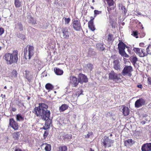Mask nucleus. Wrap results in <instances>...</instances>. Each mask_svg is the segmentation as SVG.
Masks as SVG:
<instances>
[{
	"label": "nucleus",
	"mask_w": 151,
	"mask_h": 151,
	"mask_svg": "<svg viewBox=\"0 0 151 151\" xmlns=\"http://www.w3.org/2000/svg\"><path fill=\"white\" fill-rule=\"evenodd\" d=\"M48 106L44 103H40L38 107H35L33 109L32 112L37 117L40 116L44 121L50 120V112L47 109Z\"/></svg>",
	"instance_id": "f257e3e1"
},
{
	"label": "nucleus",
	"mask_w": 151,
	"mask_h": 151,
	"mask_svg": "<svg viewBox=\"0 0 151 151\" xmlns=\"http://www.w3.org/2000/svg\"><path fill=\"white\" fill-rule=\"evenodd\" d=\"M18 52L17 50H14L12 53H5L3 56V59L8 65H11L17 63L18 58Z\"/></svg>",
	"instance_id": "f03ea898"
},
{
	"label": "nucleus",
	"mask_w": 151,
	"mask_h": 151,
	"mask_svg": "<svg viewBox=\"0 0 151 151\" xmlns=\"http://www.w3.org/2000/svg\"><path fill=\"white\" fill-rule=\"evenodd\" d=\"M34 47L29 46L27 50L26 49L24 51V57L25 59H30L34 54Z\"/></svg>",
	"instance_id": "7ed1b4c3"
},
{
	"label": "nucleus",
	"mask_w": 151,
	"mask_h": 151,
	"mask_svg": "<svg viewBox=\"0 0 151 151\" xmlns=\"http://www.w3.org/2000/svg\"><path fill=\"white\" fill-rule=\"evenodd\" d=\"M114 142V140L110 139L108 137L106 136L103 139L102 145L105 148L109 147L112 145Z\"/></svg>",
	"instance_id": "20e7f679"
},
{
	"label": "nucleus",
	"mask_w": 151,
	"mask_h": 151,
	"mask_svg": "<svg viewBox=\"0 0 151 151\" xmlns=\"http://www.w3.org/2000/svg\"><path fill=\"white\" fill-rule=\"evenodd\" d=\"M132 70V68L131 66H126L124 68L122 72V74L123 76L128 75L130 77L132 76L131 73Z\"/></svg>",
	"instance_id": "39448f33"
},
{
	"label": "nucleus",
	"mask_w": 151,
	"mask_h": 151,
	"mask_svg": "<svg viewBox=\"0 0 151 151\" xmlns=\"http://www.w3.org/2000/svg\"><path fill=\"white\" fill-rule=\"evenodd\" d=\"M69 79L70 80L69 84L73 87L76 86L79 83L78 80L77 78L75 77L70 76Z\"/></svg>",
	"instance_id": "423d86ee"
},
{
	"label": "nucleus",
	"mask_w": 151,
	"mask_h": 151,
	"mask_svg": "<svg viewBox=\"0 0 151 151\" xmlns=\"http://www.w3.org/2000/svg\"><path fill=\"white\" fill-rule=\"evenodd\" d=\"M109 78L112 80L116 82L119 79H120V76L118 74L115 73L114 71H111L109 74Z\"/></svg>",
	"instance_id": "0eeeda50"
},
{
	"label": "nucleus",
	"mask_w": 151,
	"mask_h": 151,
	"mask_svg": "<svg viewBox=\"0 0 151 151\" xmlns=\"http://www.w3.org/2000/svg\"><path fill=\"white\" fill-rule=\"evenodd\" d=\"M61 35L64 38L67 39L69 38V32L67 27H64L62 28Z\"/></svg>",
	"instance_id": "6e6552de"
},
{
	"label": "nucleus",
	"mask_w": 151,
	"mask_h": 151,
	"mask_svg": "<svg viewBox=\"0 0 151 151\" xmlns=\"http://www.w3.org/2000/svg\"><path fill=\"white\" fill-rule=\"evenodd\" d=\"M145 101L142 98H140L137 100L135 103V106L137 108L141 107L144 105L145 104Z\"/></svg>",
	"instance_id": "1a4fd4ad"
},
{
	"label": "nucleus",
	"mask_w": 151,
	"mask_h": 151,
	"mask_svg": "<svg viewBox=\"0 0 151 151\" xmlns=\"http://www.w3.org/2000/svg\"><path fill=\"white\" fill-rule=\"evenodd\" d=\"M27 16L26 17V20L29 23H31L35 24H36V20H34L33 17H32L31 14L30 13H27Z\"/></svg>",
	"instance_id": "9d476101"
},
{
	"label": "nucleus",
	"mask_w": 151,
	"mask_h": 151,
	"mask_svg": "<svg viewBox=\"0 0 151 151\" xmlns=\"http://www.w3.org/2000/svg\"><path fill=\"white\" fill-rule=\"evenodd\" d=\"M133 50L134 52L140 57H143L147 55V54L144 52V50L138 48H134Z\"/></svg>",
	"instance_id": "9b49d317"
},
{
	"label": "nucleus",
	"mask_w": 151,
	"mask_h": 151,
	"mask_svg": "<svg viewBox=\"0 0 151 151\" xmlns=\"http://www.w3.org/2000/svg\"><path fill=\"white\" fill-rule=\"evenodd\" d=\"M73 26L74 29L76 31H80L81 28V24L79 21L74 20L73 23Z\"/></svg>",
	"instance_id": "f8f14e48"
},
{
	"label": "nucleus",
	"mask_w": 151,
	"mask_h": 151,
	"mask_svg": "<svg viewBox=\"0 0 151 151\" xmlns=\"http://www.w3.org/2000/svg\"><path fill=\"white\" fill-rule=\"evenodd\" d=\"M9 125L14 130H17L18 129L19 127L17 123L13 119H9Z\"/></svg>",
	"instance_id": "ddd939ff"
},
{
	"label": "nucleus",
	"mask_w": 151,
	"mask_h": 151,
	"mask_svg": "<svg viewBox=\"0 0 151 151\" xmlns=\"http://www.w3.org/2000/svg\"><path fill=\"white\" fill-rule=\"evenodd\" d=\"M78 80L79 82L81 83L83 82L86 83L88 81V79L87 77L83 74H79Z\"/></svg>",
	"instance_id": "4468645a"
},
{
	"label": "nucleus",
	"mask_w": 151,
	"mask_h": 151,
	"mask_svg": "<svg viewBox=\"0 0 151 151\" xmlns=\"http://www.w3.org/2000/svg\"><path fill=\"white\" fill-rule=\"evenodd\" d=\"M142 151H151V143L144 144L141 148Z\"/></svg>",
	"instance_id": "2eb2a0df"
},
{
	"label": "nucleus",
	"mask_w": 151,
	"mask_h": 151,
	"mask_svg": "<svg viewBox=\"0 0 151 151\" xmlns=\"http://www.w3.org/2000/svg\"><path fill=\"white\" fill-rule=\"evenodd\" d=\"M114 65V68L115 69L117 70L120 71V64L119 63V61L118 60H114L113 62Z\"/></svg>",
	"instance_id": "dca6fc26"
},
{
	"label": "nucleus",
	"mask_w": 151,
	"mask_h": 151,
	"mask_svg": "<svg viewBox=\"0 0 151 151\" xmlns=\"http://www.w3.org/2000/svg\"><path fill=\"white\" fill-rule=\"evenodd\" d=\"M126 47L127 48V47L122 42H120L118 44L119 51L124 50Z\"/></svg>",
	"instance_id": "f3484780"
},
{
	"label": "nucleus",
	"mask_w": 151,
	"mask_h": 151,
	"mask_svg": "<svg viewBox=\"0 0 151 151\" xmlns=\"http://www.w3.org/2000/svg\"><path fill=\"white\" fill-rule=\"evenodd\" d=\"M34 62H35V66L37 67L38 68H40L41 67V65L42 63L37 58L35 57L34 58Z\"/></svg>",
	"instance_id": "a211bd4d"
},
{
	"label": "nucleus",
	"mask_w": 151,
	"mask_h": 151,
	"mask_svg": "<svg viewBox=\"0 0 151 151\" xmlns=\"http://www.w3.org/2000/svg\"><path fill=\"white\" fill-rule=\"evenodd\" d=\"M94 19V18L92 19L91 20L88 22V27L92 31H94L95 30V28L93 21V20Z\"/></svg>",
	"instance_id": "6ab92c4d"
},
{
	"label": "nucleus",
	"mask_w": 151,
	"mask_h": 151,
	"mask_svg": "<svg viewBox=\"0 0 151 151\" xmlns=\"http://www.w3.org/2000/svg\"><path fill=\"white\" fill-rule=\"evenodd\" d=\"M123 113L124 116L128 115L129 113V108L127 107H124L122 109Z\"/></svg>",
	"instance_id": "aec40b11"
},
{
	"label": "nucleus",
	"mask_w": 151,
	"mask_h": 151,
	"mask_svg": "<svg viewBox=\"0 0 151 151\" xmlns=\"http://www.w3.org/2000/svg\"><path fill=\"white\" fill-rule=\"evenodd\" d=\"M15 28L20 31H22L24 29V27L21 22H18L16 25Z\"/></svg>",
	"instance_id": "412c9836"
},
{
	"label": "nucleus",
	"mask_w": 151,
	"mask_h": 151,
	"mask_svg": "<svg viewBox=\"0 0 151 151\" xmlns=\"http://www.w3.org/2000/svg\"><path fill=\"white\" fill-rule=\"evenodd\" d=\"M45 121V125L43 127V129H47L49 128V126L51 122V120H48Z\"/></svg>",
	"instance_id": "4be33fe9"
},
{
	"label": "nucleus",
	"mask_w": 151,
	"mask_h": 151,
	"mask_svg": "<svg viewBox=\"0 0 151 151\" xmlns=\"http://www.w3.org/2000/svg\"><path fill=\"white\" fill-rule=\"evenodd\" d=\"M119 9L122 11V12L124 14V15H125L127 12V10L125 6H123L122 4H119Z\"/></svg>",
	"instance_id": "5701e85b"
},
{
	"label": "nucleus",
	"mask_w": 151,
	"mask_h": 151,
	"mask_svg": "<svg viewBox=\"0 0 151 151\" xmlns=\"http://www.w3.org/2000/svg\"><path fill=\"white\" fill-rule=\"evenodd\" d=\"M54 72L56 74L58 75H61L63 73V71L62 70L58 68H56L54 69Z\"/></svg>",
	"instance_id": "b1692460"
},
{
	"label": "nucleus",
	"mask_w": 151,
	"mask_h": 151,
	"mask_svg": "<svg viewBox=\"0 0 151 151\" xmlns=\"http://www.w3.org/2000/svg\"><path fill=\"white\" fill-rule=\"evenodd\" d=\"M68 107V105L65 104L62 105L59 107V110L60 111H63L67 109Z\"/></svg>",
	"instance_id": "393cba45"
},
{
	"label": "nucleus",
	"mask_w": 151,
	"mask_h": 151,
	"mask_svg": "<svg viewBox=\"0 0 151 151\" xmlns=\"http://www.w3.org/2000/svg\"><path fill=\"white\" fill-rule=\"evenodd\" d=\"M14 4L16 8H19L21 6L22 3L20 0H14Z\"/></svg>",
	"instance_id": "a878e982"
},
{
	"label": "nucleus",
	"mask_w": 151,
	"mask_h": 151,
	"mask_svg": "<svg viewBox=\"0 0 151 151\" xmlns=\"http://www.w3.org/2000/svg\"><path fill=\"white\" fill-rule=\"evenodd\" d=\"M119 52L120 55L123 57L128 58L129 56L125 52V50H122L119 51Z\"/></svg>",
	"instance_id": "bb28decb"
},
{
	"label": "nucleus",
	"mask_w": 151,
	"mask_h": 151,
	"mask_svg": "<svg viewBox=\"0 0 151 151\" xmlns=\"http://www.w3.org/2000/svg\"><path fill=\"white\" fill-rule=\"evenodd\" d=\"M42 145L45 146V149L46 151H50L51 150V146L47 143L44 144Z\"/></svg>",
	"instance_id": "cd10ccee"
},
{
	"label": "nucleus",
	"mask_w": 151,
	"mask_h": 151,
	"mask_svg": "<svg viewBox=\"0 0 151 151\" xmlns=\"http://www.w3.org/2000/svg\"><path fill=\"white\" fill-rule=\"evenodd\" d=\"M98 49L99 50L103 51L105 49L103 45L101 43H98L96 45Z\"/></svg>",
	"instance_id": "c85d7f7f"
},
{
	"label": "nucleus",
	"mask_w": 151,
	"mask_h": 151,
	"mask_svg": "<svg viewBox=\"0 0 151 151\" xmlns=\"http://www.w3.org/2000/svg\"><path fill=\"white\" fill-rule=\"evenodd\" d=\"M13 137L15 140H17L19 137V132H14L12 135Z\"/></svg>",
	"instance_id": "c756f323"
},
{
	"label": "nucleus",
	"mask_w": 151,
	"mask_h": 151,
	"mask_svg": "<svg viewBox=\"0 0 151 151\" xmlns=\"http://www.w3.org/2000/svg\"><path fill=\"white\" fill-rule=\"evenodd\" d=\"M131 62L134 64H135L137 60V58L135 56H132L131 57Z\"/></svg>",
	"instance_id": "7c9ffc66"
},
{
	"label": "nucleus",
	"mask_w": 151,
	"mask_h": 151,
	"mask_svg": "<svg viewBox=\"0 0 151 151\" xmlns=\"http://www.w3.org/2000/svg\"><path fill=\"white\" fill-rule=\"evenodd\" d=\"M45 87L46 89L49 90H52L54 86L51 84L48 83L45 86Z\"/></svg>",
	"instance_id": "2f4dec72"
},
{
	"label": "nucleus",
	"mask_w": 151,
	"mask_h": 151,
	"mask_svg": "<svg viewBox=\"0 0 151 151\" xmlns=\"http://www.w3.org/2000/svg\"><path fill=\"white\" fill-rule=\"evenodd\" d=\"M16 119L17 121H23L24 118L20 114H17L16 116Z\"/></svg>",
	"instance_id": "473e14b6"
},
{
	"label": "nucleus",
	"mask_w": 151,
	"mask_h": 151,
	"mask_svg": "<svg viewBox=\"0 0 151 151\" xmlns=\"http://www.w3.org/2000/svg\"><path fill=\"white\" fill-rule=\"evenodd\" d=\"M63 139L65 140H68L72 138V135L71 134H65L63 136Z\"/></svg>",
	"instance_id": "72a5a7b5"
},
{
	"label": "nucleus",
	"mask_w": 151,
	"mask_h": 151,
	"mask_svg": "<svg viewBox=\"0 0 151 151\" xmlns=\"http://www.w3.org/2000/svg\"><path fill=\"white\" fill-rule=\"evenodd\" d=\"M132 142L133 141L132 139H129L125 141L124 142L125 146H127L129 144H132Z\"/></svg>",
	"instance_id": "f704fd0d"
},
{
	"label": "nucleus",
	"mask_w": 151,
	"mask_h": 151,
	"mask_svg": "<svg viewBox=\"0 0 151 151\" xmlns=\"http://www.w3.org/2000/svg\"><path fill=\"white\" fill-rule=\"evenodd\" d=\"M86 68L88 69V70L89 71L92 70L93 68V66L92 64L91 63H88L86 65Z\"/></svg>",
	"instance_id": "c9c22d12"
},
{
	"label": "nucleus",
	"mask_w": 151,
	"mask_h": 151,
	"mask_svg": "<svg viewBox=\"0 0 151 151\" xmlns=\"http://www.w3.org/2000/svg\"><path fill=\"white\" fill-rule=\"evenodd\" d=\"M67 147L65 146H63L60 147L58 151H67Z\"/></svg>",
	"instance_id": "e433bc0d"
},
{
	"label": "nucleus",
	"mask_w": 151,
	"mask_h": 151,
	"mask_svg": "<svg viewBox=\"0 0 151 151\" xmlns=\"http://www.w3.org/2000/svg\"><path fill=\"white\" fill-rule=\"evenodd\" d=\"M25 76L27 79L29 81L31 80V78L32 77L31 76L30 77L29 76V71H25Z\"/></svg>",
	"instance_id": "4c0bfd02"
},
{
	"label": "nucleus",
	"mask_w": 151,
	"mask_h": 151,
	"mask_svg": "<svg viewBox=\"0 0 151 151\" xmlns=\"http://www.w3.org/2000/svg\"><path fill=\"white\" fill-rule=\"evenodd\" d=\"M105 1V0H103ZM109 6H112L114 4L113 0H106Z\"/></svg>",
	"instance_id": "58836bf2"
},
{
	"label": "nucleus",
	"mask_w": 151,
	"mask_h": 151,
	"mask_svg": "<svg viewBox=\"0 0 151 151\" xmlns=\"http://www.w3.org/2000/svg\"><path fill=\"white\" fill-rule=\"evenodd\" d=\"M113 35L112 34H109L107 37V40L109 42L112 41L113 40Z\"/></svg>",
	"instance_id": "ea45409f"
},
{
	"label": "nucleus",
	"mask_w": 151,
	"mask_h": 151,
	"mask_svg": "<svg viewBox=\"0 0 151 151\" xmlns=\"http://www.w3.org/2000/svg\"><path fill=\"white\" fill-rule=\"evenodd\" d=\"M17 73L16 70H13L12 73V77L16 78L17 76Z\"/></svg>",
	"instance_id": "a19ab883"
},
{
	"label": "nucleus",
	"mask_w": 151,
	"mask_h": 151,
	"mask_svg": "<svg viewBox=\"0 0 151 151\" xmlns=\"http://www.w3.org/2000/svg\"><path fill=\"white\" fill-rule=\"evenodd\" d=\"M146 50L147 54H151V45L148 46Z\"/></svg>",
	"instance_id": "79ce46f5"
},
{
	"label": "nucleus",
	"mask_w": 151,
	"mask_h": 151,
	"mask_svg": "<svg viewBox=\"0 0 151 151\" xmlns=\"http://www.w3.org/2000/svg\"><path fill=\"white\" fill-rule=\"evenodd\" d=\"M94 17H95L97 15L101 14L102 12L101 11H99L97 10H95L94 11Z\"/></svg>",
	"instance_id": "37998d69"
},
{
	"label": "nucleus",
	"mask_w": 151,
	"mask_h": 151,
	"mask_svg": "<svg viewBox=\"0 0 151 151\" xmlns=\"http://www.w3.org/2000/svg\"><path fill=\"white\" fill-rule=\"evenodd\" d=\"M65 23V24H68L69 23L70 21V19L69 18H64Z\"/></svg>",
	"instance_id": "c03bdc74"
},
{
	"label": "nucleus",
	"mask_w": 151,
	"mask_h": 151,
	"mask_svg": "<svg viewBox=\"0 0 151 151\" xmlns=\"http://www.w3.org/2000/svg\"><path fill=\"white\" fill-rule=\"evenodd\" d=\"M17 36L19 37L21 39H22L24 40V39L25 37L24 35H23L22 34H21L20 33H19L17 35Z\"/></svg>",
	"instance_id": "a18cd8bd"
},
{
	"label": "nucleus",
	"mask_w": 151,
	"mask_h": 151,
	"mask_svg": "<svg viewBox=\"0 0 151 151\" xmlns=\"http://www.w3.org/2000/svg\"><path fill=\"white\" fill-rule=\"evenodd\" d=\"M132 35H133V36L134 37H135L136 38L138 37L137 36L138 33L136 31H133Z\"/></svg>",
	"instance_id": "49530a36"
},
{
	"label": "nucleus",
	"mask_w": 151,
	"mask_h": 151,
	"mask_svg": "<svg viewBox=\"0 0 151 151\" xmlns=\"http://www.w3.org/2000/svg\"><path fill=\"white\" fill-rule=\"evenodd\" d=\"M4 29L3 28L0 27V36L4 33Z\"/></svg>",
	"instance_id": "de8ad7c7"
},
{
	"label": "nucleus",
	"mask_w": 151,
	"mask_h": 151,
	"mask_svg": "<svg viewBox=\"0 0 151 151\" xmlns=\"http://www.w3.org/2000/svg\"><path fill=\"white\" fill-rule=\"evenodd\" d=\"M92 134V133L91 132H89L88 134L86 135H85V137L86 138H88L90 137L91 136Z\"/></svg>",
	"instance_id": "09e8293b"
},
{
	"label": "nucleus",
	"mask_w": 151,
	"mask_h": 151,
	"mask_svg": "<svg viewBox=\"0 0 151 151\" xmlns=\"http://www.w3.org/2000/svg\"><path fill=\"white\" fill-rule=\"evenodd\" d=\"M48 132L46 131H45L43 134V136L44 137V138H45L48 135Z\"/></svg>",
	"instance_id": "8fccbe9b"
},
{
	"label": "nucleus",
	"mask_w": 151,
	"mask_h": 151,
	"mask_svg": "<svg viewBox=\"0 0 151 151\" xmlns=\"http://www.w3.org/2000/svg\"><path fill=\"white\" fill-rule=\"evenodd\" d=\"M147 81L148 84L151 85V78H148Z\"/></svg>",
	"instance_id": "3c124183"
},
{
	"label": "nucleus",
	"mask_w": 151,
	"mask_h": 151,
	"mask_svg": "<svg viewBox=\"0 0 151 151\" xmlns=\"http://www.w3.org/2000/svg\"><path fill=\"white\" fill-rule=\"evenodd\" d=\"M114 9V7H107V10L109 13L110 12V11L112 9Z\"/></svg>",
	"instance_id": "603ef678"
},
{
	"label": "nucleus",
	"mask_w": 151,
	"mask_h": 151,
	"mask_svg": "<svg viewBox=\"0 0 151 151\" xmlns=\"http://www.w3.org/2000/svg\"><path fill=\"white\" fill-rule=\"evenodd\" d=\"M29 63H30V64L33 65H35V62H34V59L33 60L29 62Z\"/></svg>",
	"instance_id": "864d4df0"
},
{
	"label": "nucleus",
	"mask_w": 151,
	"mask_h": 151,
	"mask_svg": "<svg viewBox=\"0 0 151 151\" xmlns=\"http://www.w3.org/2000/svg\"><path fill=\"white\" fill-rule=\"evenodd\" d=\"M15 151H24L19 149H16Z\"/></svg>",
	"instance_id": "5fc2aeb1"
},
{
	"label": "nucleus",
	"mask_w": 151,
	"mask_h": 151,
	"mask_svg": "<svg viewBox=\"0 0 151 151\" xmlns=\"http://www.w3.org/2000/svg\"><path fill=\"white\" fill-rule=\"evenodd\" d=\"M137 86L138 87L140 88H142V86L141 85H138Z\"/></svg>",
	"instance_id": "6e6d98bb"
},
{
	"label": "nucleus",
	"mask_w": 151,
	"mask_h": 151,
	"mask_svg": "<svg viewBox=\"0 0 151 151\" xmlns=\"http://www.w3.org/2000/svg\"><path fill=\"white\" fill-rule=\"evenodd\" d=\"M16 110V109L15 108H12V111H14Z\"/></svg>",
	"instance_id": "4d7b16f0"
},
{
	"label": "nucleus",
	"mask_w": 151,
	"mask_h": 151,
	"mask_svg": "<svg viewBox=\"0 0 151 151\" xmlns=\"http://www.w3.org/2000/svg\"><path fill=\"white\" fill-rule=\"evenodd\" d=\"M89 151H94V150H93L91 148H90Z\"/></svg>",
	"instance_id": "13d9d810"
},
{
	"label": "nucleus",
	"mask_w": 151,
	"mask_h": 151,
	"mask_svg": "<svg viewBox=\"0 0 151 151\" xmlns=\"http://www.w3.org/2000/svg\"><path fill=\"white\" fill-rule=\"evenodd\" d=\"M128 52L129 53H130V52H131V51L130 50H129V49H128Z\"/></svg>",
	"instance_id": "bf43d9fd"
},
{
	"label": "nucleus",
	"mask_w": 151,
	"mask_h": 151,
	"mask_svg": "<svg viewBox=\"0 0 151 151\" xmlns=\"http://www.w3.org/2000/svg\"><path fill=\"white\" fill-rule=\"evenodd\" d=\"M4 88H5V89H6V86H5L4 87Z\"/></svg>",
	"instance_id": "052dcab7"
},
{
	"label": "nucleus",
	"mask_w": 151,
	"mask_h": 151,
	"mask_svg": "<svg viewBox=\"0 0 151 151\" xmlns=\"http://www.w3.org/2000/svg\"><path fill=\"white\" fill-rule=\"evenodd\" d=\"M1 48H2L0 46V50H1Z\"/></svg>",
	"instance_id": "680f3d73"
},
{
	"label": "nucleus",
	"mask_w": 151,
	"mask_h": 151,
	"mask_svg": "<svg viewBox=\"0 0 151 151\" xmlns=\"http://www.w3.org/2000/svg\"><path fill=\"white\" fill-rule=\"evenodd\" d=\"M91 9H94V8L93 6L91 7Z\"/></svg>",
	"instance_id": "e2e57ef3"
},
{
	"label": "nucleus",
	"mask_w": 151,
	"mask_h": 151,
	"mask_svg": "<svg viewBox=\"0 0 151 151\" xmlns=\"http://www.w3.org/2000/svg\"><path fill=\"white\" fill-rule=\"evenodd\" d=\"M112 136V134H110V136H111H111Z\"/></svg>",
	"instance_id": "0e129e2a"
},
{
	"label": "nucleus",
	"mask_w": 151,
	"mask_h": 151,
	"mask_svg": "<svg viewBox=\"0 0 151 151\" xmlns=\"http://www.w3.org/2000/svg\"><path fill=\"white\" fill-rule=\"evenodd\" d=\"M3 97H5V95H4V96H3Z\"/></svg>",
	"instance_id": "69168bd1"
},
{
	"label": "nucleus",
	"mask_w": 151,
	"mask_h": 151,
	"mask_svg": "<svg viewBox=\"0 0 151 151\" xmlns=\"http://www.w3.org/2000/svg\"><path fill=\"white\" fill-rule=\"evenodd\" d=\"M94 1V0H92V2H93Z\"/></svg>",
	"instance_id": "338daca9"
},
{
	"label": "nucleus",
	"mask_w": 151,
	"mask_h": 151,
	"mask_svg": "<svg viewBox=\"0 0 151 151\" xmlns=\"http://www.w3.org/2000/svg\"><path fill=\"white\" fill-rule=\"evenodd\" d=\"M29 98H28V99L29 100Z\"/></svg>",
	"instance_id": "774afa93"
}]
</instances>
